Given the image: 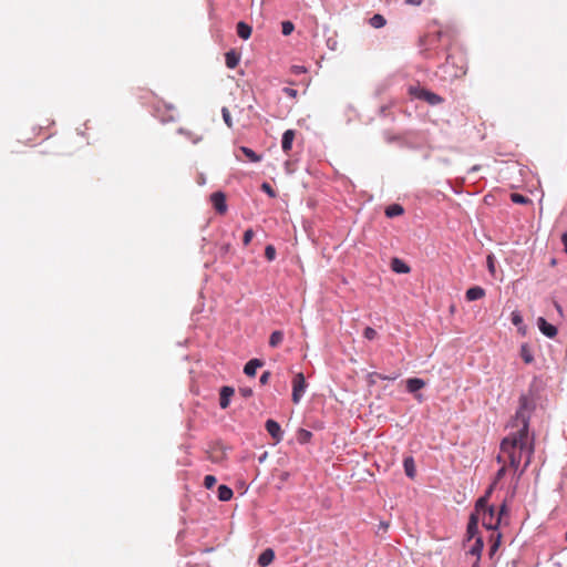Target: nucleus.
<instances>
[{
  "mask_svg": "<svg viewBox=\"0 0 567 567\" xmlns=\"http://www.w3.org/2000/svg\"><path fill=\"white\" fill-rule=\"evenodd\" d=\"M275 559V551L271 548H266L258 557V565L266 567L270 565Z\"/></svg>",
  "mask_w": 567,
  "mask_h": 567,
  "instance_id": "obj_15",
  "label": "nucleus"
},
{
  "mask_svg": "<svg viewBox=\"0 0 567 567\" xmlns=\"http://www.w3.org/2000/svg\"><path fill=\"white\" fill-rule=\"evenodd\" d=\"M404 208L400 204H392L385 208V216L388 218H394L403 215Z\"/></svg>",
  "mask_w": 567,
  "mask_h": 567,
  "instance_id": "obj_22",
  "label": "nucleus"
},
{
  "mask_svg": "<svg viewBox=\"0 0 567 567\" xmlns=\"http://www.w3.org/2000/svg\"><path fill=\"white\" fill-rule=\"evenodd\" d=\"M221 115H223V120H224L225 124H226L229 128H231V127H233V118H231V115H230L229 110H228L226 106H224V107L221 109Z\"/></svg>",
  "mask_w": 567,
  "mask_h": 567,
  "instance_id": "obj_33",
  "label": "nucleus"
},
{
  "mask_svg": "<svg viewBox=\"0 0 567 567\" xmlns=\"http://www.w3.org/2000/svg\"><path fill=\"white\" fill-rule=\"evenodd\" d=\"M512 323L516 327H519L523 323V317L518 311L512 312Z\"/></svg>",
  "mask_w": 567,
  "mask_h": 567,
  "instance_id": "obj_38",
  "label": "nucleus"
},
{
  "mask_svg": "<svg viewBox=\"0 0 567 567\" xmlns=\"http://www.w3.org/2000/svg\"><path fill=\"white\" fill-rule=\"evenodd\" d=\"M303 437L309 439L311 436V433L309 431L303 430L302 431Z\"/></svg>",
  "mask_w": 567,
  "mask_h": 567,
  "instance_id": "obj_51",
  "label": "nucleus"
},
{
  "mask_svg": "<svg viewBox=\"0 0 567 567\" xmlns=\"http://www.w3.org/2000/svg\"><path fill=\"white\" fill-rule=\"evenodd\" d=\"M485 296V290L480 286L471 287L466 290L465 297L467 301H475Z\"/></svg>",
  "mask_w": 567,
  "mask_h": 567,
  "instance_id": "obj_14",
  "label": "nucleus"
},
{
  "mask_svg": "<svg viewBox=\"0 0 567 567\" xmlns=\"http://www.w3.org/2000/svg\"><path fill=\"white\" fill-rule=\"evenodd\" d=\"M210 202L217 213L225 214L227 212L226 196L223 192L213 193Z\"/></svg>",
  "mask_w": 567,
  "mask_h": 567,
  "instance_id": "obj_7",
  "label": "nucleus"
},
{
  "mask_svg": "<svg viewBox=\"0 0 567 567\" xmlns=\"http://www.w3.org/2000/svg\"><path fill=\"white\" fill-rule=\"evenodd\" d=\"M415 398L419 400V401H422V395L421 394H416Z\"/></svg>",
  "mask_w": 567,
  "mask_h": 567,
  "instance_id": "obj_54",
  "label": "nucleus"
},
{
  "mask_svg": "<svg viewBox=\"0 0 567 567\" xmlns=\"http://www.w3.org/2000/svg\"><path fill=\"white\" fill-rule=\"evenodd\" d=\"M282 341H284V332L282 331L275 330V331L271 332V334L269 337V346L271 348L279 347Z\"/></svg>",
  "mask_w": 567,
  "mask_h": 567,
  "instance_id": "obj_25",
  "label": "nucleus"
},
{
  "mask_svg": "<svg viewBox=\"0 0 567 567\" xmlns=\"http://www.w3.org/2000/svg\"><path fill=\"white\" fill-rule=\"evenodd\" d=\"M565 538H566V540H567V530H566V535H565Z\"/></svg>",
  "mask_w": 567,
  "mask_h": 567,
  "instance_id": "obj_56",
  "label": "nucleus"
},
{
  "mask_svg": "<svg viewBox=\"0 0 567 567\" xmlns=\"http://www.w3.org/2000/svg\"><path fill=\"white\" fill-rule=\"evenodd\" d=\"M425 382L420 378H410L406 380V390L410 393H416L419 390L424 388Z\"/></svg>",
  "mask_w": 567,
  "mask_h": 567,
  "instance_id": "obj_18",
  "label": "nucleus"
},
{
  "mask_svg": "<svg viewBox=\"0 0 567 567\" xmlns=\"http://www.w3.org/2000/svg\"><path fill=\"white\" fill-rule=\"evenodd\" d=\"M391 269L396 272V274H401V275H405V274H409L410 272V267L406 265L405 261H403L402 259L400 258H393L391 260Z\"/></svg>",
  "mask_w": 567,
  "mask_h": 567,
  "instance_id": "obj_13",
  "label": "nucleus"
},
{
  "mask_svg": "<svg viewBox=\"0 0 567 567\" xmlns=\"http://www.w3.org/2000/svg\"><path fill=\"white\" fill-rule=\"evenodd\" d=\"M295 30V24L291 21H284L281 23V32L284 35H290Z\"/></svg>",
  "mask_w": 567,
  "mask_h": 567,
  "instance_id": "obj_32",
  "label": "nucleus"
},
{
  "mask_svg": "<svg viewBox=\"0 0 567 567\" xmlns=\"http://www.w3.org/2000/svg\"><path fill=\"white\" fill-rule=\"evenodd\" d=\"M254 230L251 228L247 229L245 233H244V237H243V244L244 246H248L252 238H254Z\"/></svg>",
  "mask_w": 567,
  "mask_h": 567,
  "instance_id": "obj_37",
  "label": "nucleus"
},
{
  "mask_svg": "<svg viewBox=\"0 0 567 567\" xmlns=\"http://www.w3.org/2000/svg\"><path fill=\"white\" fill-rule=\"evenodd\" d=\"M501 533H492L491 535V546H489V555H493L497 551L499 545H501Z\"/></svg>",
  "mask_w": 567,
  "mask_h": 567,
  "instance_id": "obj_28",
  "label": "nucleus"
},
{
  "mask_svg": "<svg viewBox=\"0 0 567 567\" xmlns=\"http://www.w3.org/2000/svg\"><path fill=\"white\" fill-rule=\"evenodd\" d=\"M267 453H265L260 458H259V462H262L266 457Z\"/></svg>",
  "mask_w": 567,
  "mask_h": 567,
  "instance_id": "obj_55",
  "label": "nucleus"
},
{
  "mask_svg": "<svg viewBox=\"0 0 567 567\" xmlns=\"http://www.w3.org/2000/svg\"><path fill=\"white\" fill-rule=\"evenodd\" d=\"M537 327L540 330V332L547 337V338H554L557 334V328L549 323L545 318L539 317L537 319Z\"/></svg>",
  "mask_w": 567,
  "mask_h": 567,
  "instance_id": "obj_8",
  "label": "nucleus"
},
{
  "mask_svg": "<svg viewBox=\"0 0 567 567\" xmlns=\"http://www.w3.org/2000/svg\"><path fill=\"white\" fill-rule=\"evenodd\" d=\"M494 485L492 484L489 488L486 491L485 495L481 496L475 503V511L481 512L482 507H486L488 505V497L492 494Z\"/></svg>",
  "mask_w": 567,
  "mask_h": 567,
  "instance_id": "obj_26",
  "label": "nucleus"
},
{
  "mask_svg": "<svg viewBox=\"0 0 567 567\" xmlns=\"http://www.w3.org/2000/svg\"><path fill=\"white\" fill-rule=\"evenodd\" d=\"M295 131L293 130H287L284 132L281 137V148L282 151L288 154L292 148V143L295 140Z\"/></svg>",
  "mask_w": 567,
  "mask_h": 567,
  "instance_id": "obj_10",
  "label": "nucleus"
},
{
  "mask_svg": "<svg viewBox=\"0 0 567 567\" xmlns=\"http://www.w3.org/2000/svg\"><path fill=\"white\" fill-rule=\"evenodd\" d=\"M282 92H284L287 96L292 97V99H295V97L297 96V94H298V91H297V90H295V89H292V87H289V86H285V87L282 89Z\"/></svg>",
  "mask_w": 567,
  "mask_h": 567,
  "instance_id": "obj_42",
  "label": "nucleus"
},
{
  "mask_svg": "<svg viewBox=\"0 0 567 567\" xmlns=\"http://www.w3.org/2000/svg\"><path fill=\"white\" fill-rule=\"evenodd\" d=\"M511 200L515 204H519V205H525V204H528L530 203L532 200L527 197V196H524L519 193H512L511 194Z\"/></svg>",
  "mask_w": 567,
  "mask_h": 567,
  "instance_id": "obj_30",
  "label": "nucleus"
},
{
  "mask_svg": "<svg viewBox=\"0 0 567 567\" xmlns=\"http://www.w3.org/2000/svg\"><path fill=\"white\" fill-rule=\"evenodd\" d=\"M177 133L185 136L188 141H190L193 144H197L203 140L202 135L194 134L192 131H188L184 127H179L177 130Z\"/></svg>",
  "mask_w": 567,
  "mask_h": 567,
  "instance_id": "obj_24",
  "label": "nucleus"
},
{
  "mask_svg": "<svg viewBox=\"0 0 567 567\" xmlns=\"http://www.w3.org/2000/svg\"><path fill=\"white\" fill-rule=\"evenodd\" d=\"M520 355L525 363H532L534 360L533 354L530 353L527 346H525V344L522 346Z\"/></svg>",
  "mask_w": 567,
  "mask_h": 567,
  "instance_id": "obj_31",
  "label": "nucleus"
},
{
  "mask_svg": "<svg viewBox=\"0 0 567 567\" xmlns=\"http://www.w3.org/2000/svg\"><path fill=\"white\" fill-rule=\"evenodd\" d=\"M270 377H271L270 371L262 372V374L259 378L260 384H262V385L267 384L269 379H270Z\"/></svg>",
  "mask_w": 567,
  "mask_h": 567,
  "instance_id": "obj_44",
  "label": "nucleus"
},
{
  "mask_svg": "<svg viewBox=\"0 0 567 567\" xmlns=\"http://www.w3.org/2000/svg\"><path fill=\"white\" fill-rule=\"evenodd\" d=\"M261 190L265 192L270 198H275L277 196L275 189L267 182L261 184Z\"/></svg>",
  "mask_w": 567,
  "mask_h": 567,
  "instance_id": "obj_35",
  "label": "nucleus"
},
{
  "mask_svg": "<svg viewBox=\"0 0 567 567\" xmlns=\"http://www.w3.org/2000/svg\"><path fill=\"white\" fill-rule=\"evenodd\" d=\"M555 308L559 312V315H563V308L559 303L555 302Z\"/></svg>",
  "mask_w": 567,
  "mask_h": 567,
  "instance_id": "obj_49",
  "label": "nucleus"
},
{
  "mask_svg": "<svg viewBox=\"0 0 567 567\" xmlns=\"http://www.w3.org/2000/svg\"><path fill=\"white\" fill-rule=\"evenodd\" d=\"M507 513V505L506 503L504 502L502 505H501V508H499V512L496 513L497 515H499V517L502 518V515Z\"/></svg>",
  "mask_w": 567,
  "mask_h": 567,
  "instance_id": "obj_45",
  "label": "nucleus"
},
{
  "mask_svg": "<svg viewBox=\"0 0 567 567\" xmlns=\"http://www.w3.org/2000/svg\"><path fill=\"white\" fill-rule=\"evenodd\" d=\"M478 532V516L476 513H472L470 516V520L466 528V535L468 539H472L476 536Z\"/></svg>",
  "mask_w": 567,
  "mask_h": 567,
  "instance_id": "obj_12",
  "label": "nucleus"
},
{
  "mask_svg": "<svg viewBox=\"0 0 567 567\" xmlns=\"http://www.w3.org/2000/svg\"><path fill=\"white\" fill-rule=\"evenodd\" d=\"M239 393L241 394V396L247 399V398H250L254 392H252L251 388L245 386V388H239Z\"/></svg>",
  "mask_w": 567,
  "mask_h": 567,
  "instance_id": "obj_43",
  "label": "nucleus"
},
{
  "mask_svg": "<svg viewBox=\"0 0 567 567\" xmlns=\"http://www.w3.org/2000/svg\"><path fill=\"white\" fill-rule=\"evenodd\" d=\"M496 461H497L498 463L504 462L503 456H502V455H498V456L496 457Z\"/></svg>",
  "mask_w": 567,
  "mask_h": 567,
  "instance_id": "obj_52",
  "label": "nucleus"
},
{
  "mask_svg": "<svg viewBox=\"0 0 567 567\" xmlns=\"http://www.w3.org/2000/svg\"><path fill=\"white\" fill-rule=\"evenodd\" d=\"M483 547H484V542H483V538L482 537H476L473 546L471 547V549L468 550V553L472 555V556H476V561L474 564V567H476L478 565V560H480V557H481V554L483 551Z\"/></svg>",
  "mask_w": 567,
  "mask_h": 567,
  "instance_id": "obj_16",
  "label": "nucleus"
},
{
  "mask_svg": "<svg viewBox=\"0 0 567 567\" xmlns=\"http://www.w3.org/2000/svg\"><path fill=\"white\" fill-rule=\"evenodd\" d=\"M251 27L244 21L237 23V34L243 40H248L251 35Z\"/></svg>",
  "mask_w": 567,
  "mask_h": 567,
  "instance_id": "obj_21",
  "label": "nucleus"
},
{
  "mask_svg": "<svg viewBox=\"0 0 567 567\" xmlns=\"http://www.w3.org/2000/svg\"><path fill=\"white\" fill-rule=\"evenodd\" d=\"M386 23L385 18L382 14L375 13L372 18H370V24L371 27L375 29H380L384 27Z\"/></svg>",
  "mask_w": 567,
  "mask_h": 567,
  "instance_id": "obj_29",
  "label": "nucleus"
},
{
  "mask_svg": "<svg viewBox=\"0 0 567 567\" xmlns=\"http://www.w3.org/2000/svg\"><path fill=\"white\" fill-rule=\"evenodd\" d=\"M307 386H308V384L306 382V378H305L303 373H301V372L297 373L292 380V394H291V400L295 404H298L301 401Z\"/></svg>",
  "mask_w": 567,
  "mask_h": 567,
  "instance_id": "obj_5",
  "label": "nucleus"
},
{
  "mask_svg": "<svg viewBox=\"0 0 567 567\" xmlns=\"http://www.w3.org/2000/svg\"><path fill=\"white\" fill-rule=\"evenodd\" d=\"M265 427L269 435L275 440V443H279L282 441L284 432L281 430L280 424L277 421L272 419L267 420L265 423Z\"/></svg>",
  "mask_w": 567,
  "mask_h": 567,
  "instance_id": "obj_6",
  "label": "nucleus"
},
{
  "mask_svg": "<svg viewBox=\"0 0 567 567\" xmlns=\"http://www.w3.org/2000/svg\"><path fill=\"white\" fill-rule=\"evenodd\" d=\"M293 71L296 74H300V73H305L306 69H305V66L296 65V66H293Z\"/></svg>",
  "mask_w": 567,
  "mask_h": 567,
  "instance_id": "obj_47",
  "label": "nucleus"
},
{
  "mask_svg": "<svg viewBox=\"0 0 567 567\" xmlns=\"http://www.w3.org/2000/svg\"><path fill=\"white\" fill-rule=\"evenodd\" d=\"M486 262H487V268H488V271L491 274H494L495 272V261H494V256L493 255H488L487 258H486Z\"/></svg>",
  "mask_w": 567,
  "mask_h": 567,
  "instance_id": "obj_40",
  "label": "nucleus"
},
{
  "mask_svg": "<svg viewBox=\"0 0 567 567\" xmlns=\"http://www.w3.org/2000/svg\"><path fill=\"white\" fill-rule=\"evenodd\" d=\"M476 515H481L482 525L493 533L498 532V527L501 524V517L496 514L495 507L486 505V507H482L481 512H476Z\"/></svg>",
  "mask_w": 567,
  "mask_h": 567,
  "instance_id": "obj_2",
  "label": "nucleus"
},
{
  "mask_svg": "<svg viewBox=\"0 0 567 567\" xmlns=\"http://www.w3.org/2000/svg\"><path fill=\"white\" fill-rule=\"evenodd\" d=\"M501 452L507 455L511 467L519 478L532 463L535 453V437L527 435L525 423L516 432L509 433L501 442Z\"/></svg>",
  "mask_w": 567,
  "mask_h": 567,
  "instance_id": "obj_1",
  "label": "nucleus"
},
{
  "mask_svg": "<svg viewBox=\"0 0 567 567\" xmlns=\"http://www.w3.org/2000/svg\"><path fill=\"white\" fill-rule=\"evenodd\" d=\"M217 495L219 501L227 502L231 499L234 493L233 489L227 485H219L217 489Z\"/></svg>",
  "mask_w": 567,
  "mask_h": 567,
  "instance_id": "obj_23",
  "label": "nucleus"
},
{
  "mask_svg": "<svg viewBox=\"0 0 567 567\" xmlns=\"http://www.w3.org/2000/svg\"><path fill=\"white\" fill-rule=\"evenodd\" d=\"M217 480L214 475H206L204 477V486L207 488V489H210L214 487V485L216 484Z\"/></svg>",
  "mask_w": 567,
  "mask_h": 567,
  "instance_id": "obj_36",
  "label": "nucleus"
},
{
  "mask_svg": "<svg viewBox=\"0 0 567 567\" xmlns=\"http://www.w3.org/2000/svg\"><path fill=\"white\" fill-rule=\"evenodd\" d=\"M264 365V361L257 358L250 359L244 367V373L247 377H255L258 368Z\"/></svg>",
  "mask_w": 567,
  "mask_h": 567,
  "instance_id": "obj_11",
  "label": "nucleus"
},
{
  "mask_svg": "<svg viewBox=\"0 0 567 567\" xmlns=\"http://www.w3.org/2000/svg\"><path fill=\"white\" fill-rule=\"evenodd\" d=\"M235 390L231 386L224 385L219 391V406L225 410L229 406L231 396L234 395Z\"/></svg>",
  "mask_w": 567,
  "mask_h": 567,
  "instance_id": "obj_9",
  "label": "nucleus"
},
{
  "mask_svg": "<svg viewBox=\"0 0 567 567\" xmlns=\"http://www.w3.org/2000/svg\"><path fill=\"white\" fill-rule=\"evenodd\" d=\"M163 122H171V121H174V116L173 115H169L167 117H164L162 118Z\"/></svg>",
  "mask_w": 567,
  "mask_h": 567,
  "instance_id": "obj_50",
  "label": "nucleus"
},
{
  "mask_svg": "<svg viewBox=\"0 0 567 567\" xmlns=\"http://www.w3.org/2000/svg\"><path fill=\"white\" fill-rule=\"evenodd\" d=\"M385 140H386V142H392V141L394 140V137H392V136H386V137H385Z\"/></svg>",
  "mask_w": 567,
  "mask_h": 567,
  "instance_id": "obj_53",
  "label": "nucleus"
},
{
  "mask_svg": "<svg viewBox=\"0 0 567 567\" xmlns=\"http://www.w3.org/2000/svg\"><path fill=\"white\" fill-rule=\"evenodd\" d=\"M398 377L399 375L395 374V373L391 374V375H384V374H381V373H378V372H370L367 375V380H368V383L370 385H373L375 383V379L394 381Z\"/></svg>",
  "mask_w": 567,
  "mask_h": 567,
  "instance_id": "obj_20",
  "label": "nucleus"
},
{
  "mask_svg": "<svg viewBox=\"0 0 567 567\" xmlns=\"http://www.w3.org/2000/svg\"><path fill=\"white\" fill-rule=\"evenodd\" d=\"M240 152L249 159V162L251 163H258L261 161V156L258 155L254 150L247 147V146H241L240 147Z\"/></svg>",
  "mask_w": 567,
  "mask_h": 567,
  "instance_id": "obj_27",
  "label": "nucleus"
},
{
  "mask_svg": "<svg viewBox=\"0 0 567 567\" xmlns=\"http://www.w3.org/2000/svg\"><path fill=\"white\" fill-rule=\"evenodd\" d=\"M240 61V54L235 50H230L225 54V63L228 69H235Z\"/></svg>",
  "mask_w": 567,
  "mask_h": 567,
  "instance_id": "obj_17",
  "label": "nucleus"
},
{
  "mask_svg": "<svg viewBox=\"0 0 567 567\" xmlns=\"http://www.w3.org/2000/svg\"><path fill=\"white\" fill-rule=\"evenodd\" d=\"M404 2L410 6H420L422 4L423 0H404Z\"/></svg>",
  "mask_w": 567,
  "mask_h": 567,
  "instance_id": "obj_46",
  "label": "nucleus"
},
{
  "mask_svg": "<svg viewBox=\"0 0 567 567\" xmlns=\"http://www.w3.org/2000/svg\"><path fill=\"white\" fill-rule=\"evenodd\" d=\"M403 467L405 475L410 478H414L416 474L414 460L412 456H408L403 460Z\"/></svg>",
  "mask_w": 567,
  "mask_h": 567,
  "instance_id": "obj_19",
  "label": "nucleus"
},
{
  "mask_svg": "<svg viewBox=\"0 0 567 567\" xmlns=\"http://www.w3.org/2000/svg\"><path fill=\"white\" fill-rule=\"evenodd\" d=\"M534 408L533 402L526 396L520 395L519 398V406L516 412V419L520 420L523 426L525 423L527 424V435H529V419L530 415L528 411Z\"/></svg>",
  "mask_w": 567,
  "mask_h": 567,
  "instance_id": "obj_4",
  "label": "nucleus"
},
{
  "mask_svg": "<svg viewBox=\"0 0 567 567\" xmlns=\"http://www.w3.org/2000/svg\"><path fill=\"white\" fill-rule=\"evenodd\" d=\"M561 243L564 245V250L567 252V233H564L561 236Z\"/></svg>",
  "mask_w": 567,
  "mask_h": 567,
  "instance_id": "obj_48",
  "label": "nucleus"
},
{
  "mask_svg": "<svg viewBox=\"0 0 567 567\" xmlns=\"http://www.w3.org/2000/svg\"><path fill=\"white\" fill-rule=\"evenodd\" d=\"M506 474V466H502L495 475V480L493 482V485H495L501 478H503Z\"/></svg>",
  "mask_w": 567,
  "mask_h": 567,
  "instance_id": "obj_41",
  "label": "nucleus"
},
{
  "mask_svg": "<svg viewBox=\"0 0 567 567\" xmlns=\"http://www.w3.org/2000/svg\"><path fill=\"white\" fill-rule=\"evenodd\" d=\"M363 337L368 340H373L377 337V331L371 327H367L363 331Z\"/></svg>",
  "mask_w": 567,
  "mask_h": 567,
  "instance_id": "obj_39",
  "label": "nucleus"
},
{
  "mask_svg": "<svg viewBox=\"0 0 567 567\" xmlns=\"http://www.w3.org/2000/svg\"><path fill=\"white\" fill-rule=\"evenodd\" d=\"M265 257L268 261L276 259V248L272 245H267L265 248Z\"/></svg>",
  "mask_w": 567,
  "mask_h": 567,
  "instance_id": "obj_34",
  "label": "nucleus"
},
{
  "mask_svg": "<svg viewBox=\"0 0 567 567\" xmlns=\"http://www.w3.org/2000/svg\"><path fill=\"white\" fill-rule=\"evenodd\" d=\"M409 93L417 99V100H422V101H425L427 102L430 105H439L441 104L444 100L443 97H441L439 94L434 93V92H431L424 87H421V86H410L409 89Z\"/></svg>",
  "mask_w": 567,
  "mask_h": 567,
  "instance_id": "obj_3",
  "label": "nucleus"
}]
</instances>
